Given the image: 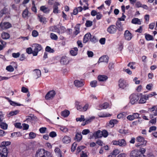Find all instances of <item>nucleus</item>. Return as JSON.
<instances>
[{
    "label": "nucleus",
    "mask_w": 157,
    "mask_h": 157,
    "mask_svg": "<svg viewBox=\"0 0 157 157\" xmlns=\"http://www.w3.org/2000/svg\"><path fill=\"white\" fill-rule=\"evenodd\" d=\"M148 100L147 98L146 94L141 95L139 101V104H144L146 102V101Z\"/></svg>",
    "instance_id": "dca6fc26"
},
{
    "label": "nucleus",
    "mask_w": 157,
    "mask_h": 157,
    "mask_svg": "<svg viewBox=\"0 0 157 157\" xmlns=\"http://www.w3.org/2000/svg\"><path fill=\"white\" fill-rule=\"evenodd\" d=\"M21 135L20 132H14L11 133V137H20Z\"/></svg>",
    "instance_id": "473e14b6"
},
{
    "label": "nucleus",
    "mask_w": 157,
    "mask_h": 157,
    "mask_svg": "<svg viewBox=\"0 0 157 157\" xmlns=\"http://www.w3.org/2000/svg\"><path fill=\"white\" fill-rule=\"evenodd\" d=\"M111 115L109 113L106 114L103 113H100L99 117H109L111 116Z\"/></svg>",
    "instance_id": "49530a36"
},
{
    "label": "nucleus",
    "mask_w": 157,
    "mask_h": 157,
    "mask_svg": "<svg viewBox=\"0 0 157 157\" xmlns=\"http://www.w3.org/2000/svg\"><path fill=\"white\" fill-rule=\"evenodd\" d=\"M2 98H4L6 99V100H7L9 102L10 104L13 106H20L21 105L20 104L16 103L14 101H11V100H10V98H8L7 97H2Z\"/></svg>",
    "instance_id": "f3484780"
},
{
    "label": "nucleus",
    "mask_w": 157,
    "mask_h": 157,
    "mask_svg": "<svg viewBox=\"0 0 157 157\" xmlns=\"http://www.w3.org/2000/svg\"><path fill=\"white\" fill-rule=\"evenodd\" d=\"M157 116V109L150 114V117L151 118H152L154 117L153 116Z\"/></svg>",
    "instance_id": "864d4df0"
},
{
    "label": "nucleus",
    "mask_w": 157,
    "mask_h": 157,
    "mask_svg": "<svg viewBox=\"0 0 157 157\" xmlns=\"http://www.w3.org/2000/svg\"><path fill=\"white\" fill-rule=\"evenodd\" d=\"M20 111L18 110H16L14 111H12L9 113V115L10 116H13L16 115L19 113Z\"/></svg>",
    "instance_id": "37998d69"
},
{
    "label": "nucleus",
    "mask_w": 157,
    "mask_h": 157,
    "mask_svg": "<svg viewBox=\"0 0 157 157\" xmlns=\"http://www.w3.org/2000/svg\"><path fill=\"white\" fill-rule=\"evenodd\" d=\"M98 40L97 37L91 35V37L90 38V41L93 43H95L98 41Z\"/></svg>",
    "instance_id": "58836bf2"
},
{
    "label": "nucleus",
    "mask_w": 157,
    "mask_h": 157,
    "mask_svg": "<svg viewBox=\"0 0 157 157\" xmlns=\"http://www.w3.org/2000/svg\"><path fill=\"white\" fill-rule=\"evenodd\" d=\"M109 60V57L107 56H101L99 58L98 60L99 62H106L108 63Z\"/></svg>",
    "instance_id": "aec40b11"
},
{
    "label": "nucleus",
    "mask_w": 157,
    "mask_h": 157,
    "mask_svg": "<svg viewBox=\"0 0 157 157\" xmlns=\"http://www.w3.org/2000/svg\"><path fill=\"white\" fill-rule=\"evenodd\" d=\"M29 11L28 9L26 8L25 10H24L22 13V16L23 18H26L28 16Z\"/></svg>",
    "instance_id": "e433bc0d"
},
{
    "label": "nucleus",
    "mask_w": 157,
    "mask_h": 157,
    "mask_svg": "<svg viewBox=\"0 0 157 157\" xmlns=\"http://www.w3.org/2000/svg\"><path fill=\"white\" fill-rule=\"evenodd\" d=\"M144 35L145 39L147 41L153 40H154L153 36L149 34L145 33Z\"/></svg>",
    "instance_id": "c85d7f7f"
},
{
    "label": "nucleus",
    "mask_w": 157,
    "mask_h": 157,
    "mask_svg": "<svg viewBox=\"0 0 157 157\" xmlns=\"http://www.w3.org/2000/svg\"><path fill=\"white\" fill-rule=\"evenodd\" d=\"M91 37V35L90 33H86L83 37V43H87L89 40H90Z\"/></svg>",
    "instance_id": "ddd939ff"
},
{
    "label": "nucleus",
    "mask_w": 157,
    "mask_h": 157,
    "mask_svg": "<svg viewBox=\"0 0 157 157\" xmlns=\"http://www.w3.org/2000/svg\"><path fill=\"white\" fill-rule=\"evenodd\" d=\"M26 52L28 54H32L33 55V50L32 49L31 47H29L26 48Z\"/></svg>",
    "instance_id": "603ef678"
},
{
    "label": "nucleus",
    "mask_w": 157,
    "mask_h": 157,
    "mask_svg": "<svg viewBox=\"0 0 157 157\" xmlns=\"http://www.w3.org/2000/svg\"><path fill=\"white\" fill-rule=\"evenodd\" d=\"M142 121V120L141 119H139L136 121H133L132 123V124L131 125V126L132 125L133 126H134L137 125L139 124H141Z\"/></svg>",
    "instance_id": "c9c22d12"
},
{
    "label": "nucleus",
    "mask_w": 157,
    "mask_h": 157,
    "mask_svg": "<svg viewBox=\"0 0 157 157\" xmlns=\"http://www.w3.org/2000/svg\"><path fill=\"white\" fill-rule=\"evenodd\" d=\"M0 126L2 129L6 130L7 128L8 125L2 121L0 122Z\"/></svg>",
    "instance_id": "f704fd0d"
},
{
    "label": "nucleus",
    "mask_w": 157,
    "mask_h": 157,
    "mask_svg": "<svg viewBox=\"0 0 157 157\" xmlns=\"http://www.w3.org/2000/svg\"><path fill=\"white\" fill-rule=\"evenodd\" d=\"M77 144L76 142H74L72 145L71 148V151L72 152H74L76 149V148L77 146Z\"/></svg>",
    "instance_id": "6e6d98bb"
},
{
    "label": "nucleus",
    "mask_w": 157,
    "mask_h": 157,
    "mask_svg": "<svg viewBox=\"0 0 157 157\" xmlns=\"http://www.w3.org/2000/svg\"><path fill=\"white\" fill-rule=\"evenodd\" d=\"M56 94V92L54 90H52L50 91H49L45 96V98L47 100H50L53 98Z\"/></svg>",
    "instance_id": "1a4fd4ad"
},
{
    "label": "nucleus",
    "mask_w": 157,
    "mask_h": 157,
    "mask_svg": "<svg viewBox=\"0 0 157 157\" xmlns=\"http://www.w3.org/2000/svg\"><path fill=\"white\" fill-rule=\"evenodd\" d=\"M38 34V33L36 30H33L32 32V35L34 37H37Z\"/></svg>",
    "instance_id": "bf43d9fd"
},
{
    "label": "nucleus",
    "mask_w": 157,
    "mask_h": 157,
    "mask_svg": "<svg viewBox=\"0 0 157 157\" xmlns=\"http://www.w3.org/2000/svg\"><path fill=\"white\" fill-rule=\"evenodd\" d=\"M140 148L138 150H133L130 154V157H146L144 155L146 152V149L139 147Z\"/></svg>",
    "instance_id": "f03ea898"
},
{
    "label": "nucleus",
    "mask_w": 157,
    "mask_h": 157,
    "mask_svg": "<svg viewBox=\"0 0 157 157\" xmlns=\"http://www.w3.org/2000/svg\"><path fill=\"white\" fill-rule=\"evenodd\" d=\"M74 84L75 86L78 87H81L83 85L82 82L78 80H75L74 81Z\"/></svg>",
    "instance_id": "b1692460"
},
{
    "label": "nucleus",
    "mask_w": 157,
    "mask_h": 157,
    "mask_svg": "<svg viewBox=\"0 0 157 157\" xmlns=\"http://www.w3.org/2000/svg\"><path fill=\"white\" fill-rule=\"evenodd\" d=\"M112 143L114 145L123 147L125 146L127 144L125 140L124 139H119L118 140H113Z\"/></svg>",
    "instance_id": "0eeeda50"
},
{
    "label": "nucleus",
    "mask_w": 157,
    "mask_h": 157,
    "mask_svg": "<svg viewBox=\"0 0 157 157\" xmlns=\"http://www.w3.org/2000/svg\"><path fill=\"white\" fill-rule=\"evenodd\" d=\"M90 132V131L88 129H85L82 130V134L83 135H86L89 133Z\"/></svg>",
    "instance_id": "69168bd1"
},
{
    "label": "nucleus",
    "mask_w": 157,
    "mask_h": 157,
    "mask_svg": "<svg viewBox=\"0 0 157 157\" xmlns=\"http://www.w3.org/2000/svg\"><path fill=\"white\" fill-rule=\"evenodd\" d=\"M62 141L64 144H68L71 141V138L68 136H65L63 139Z\"/></svg>",
    "instance_id": "393cba45"
},
{
    "label": "nucleus",
    "mask_w": 157,
    "mask_h": 157,
    "mask_svg": "<svg viewBox=\"0 0 157 157\" xmlns=\"http://www.w3.org/2000/svg\"><path fill=\"white\" fill-rule=\"evenodd\" d=\"M131 22L134 24L140 25L141 24L140 19L137 18L133 19L132 20Z\"/></svg>",
    "instance_id": "2f4dec72"
},
{
    "label": "nucleus",
    "mask_w": 157,
    "mask_h": 157,
    "mask_svg": "<svg viewBox=\"0 0 157 157\" xmlns=\"http://www.w3.org/2000/svg\"><path fill=\"white\" fill-rule=\"evenodd\" d=\"M33 47L34 48L33 53V56H37L38 52L41 51L42 49L41 45L35 43L33 44Z\"/></svg>",
    "instance_id": "423d86ee"
},
{
    "label": "nucleus",
    "mask_w": 157,
    "mask_h": 157,
    "mask_svg": "<svg viewBox=\"0 0 157 157\" xmlns=\"http://www.w3.org/2000/svg\"><path fill=\"white\" fill-rule=\"evenodd\" d=\"M11 144L10 141H3L0 144V157H7L8 151L6 146Z\"/></svg>",
    "instance_id": "f257e3e1"
},
{
    "label": "nucleus",
    "mask_w": 157,
    "mask_h": 157,
    "mask_svg": "<svg viewBox=\"0 0 157 157\" xmlns=\"http://www.w3.org/2000/svg\"><path fill=\"white\" fill-rule=\"evenodd\" d=\"M118 122V121L116 119L111 120L110 121L109 123V126L111 127H114L115 124H117Z\"/></svg>",
    "instance_id": "7c9ffc66"
},
{
    "label": "nucleus",
    "mask_w": 157,
    "mask_h": 157,
    "mask_svg": "<svg viewBox=\"0 0 157 157\" xmlns=\"http://www.w3.org/2000/svg\"><path fill=\"white\" fill-rule=\"evenodd\" d=\"M147 47L148 49H152L154 47V44L152 43L147 44Z\"/></svg>",
    "instance_id": "13d9d810"
},
{
    "label": "nucleus",
    "mask_w": 157,
    "mask_h": 157,
    "mask_svg": "<svg viewBox=\"0 0 157 157\" xmlns=\"http://www.w3.org/2000/svg\"><path fill=\"white\" fill-rule=\"evenodd\" d=\"M108 78V76L104 75H99L98 77V80L99 82H105Z\"/></svg>",
    "instance_id": "2eb2a0df"
},
{
    "label": "nucleus",
    "mask_w": 157,
    "mask_h": 157,
    "mask_svg": "<svg viewBox=\"0 0 157 157\" xmlns=\"http://www.w3.org/2000/svg\"><path fill=\"white\" fill-rule=\"evenodd\" d=\"M50 37L51 39L54 40H57L58 38L57 35L53 33H50Z\"/></svg>",
    "instance_id": "79ce46f5"
},
{
    "label": "nucleus",
    "mask_w": 157,
    "mask_h": 157,
    "mask_svg": "<svg viewBox=\"0 0 157 157\" xmlns=\"http://www.w3.org/2000/svg\"><path fill=\"white\" fill-rule=\"evenodd\" d=\"M82 136L80 132H76L75 136L74 138V139L76 141L79 142L82 140Z\"/></svg>",
    "instance_id": "f8f14e48"
},
{
    "label": "nucleus",
    "mask_w": 157,
    "mask_h": 157,
    "mask_svg": "<svg viewBox=\"0 0 157 157\" xmlns=\"http://www.w3.org/2000/svg\"><path fill=\"white\" fill-rule=\"evenodd\" d=\"M8 9L6 7H4L0 11V17H2L4 14H6L9 13Z\"/></svg>",
    "instance_id": "4be33fe9"
},
{
    "label": "nucleus",
    "mask_w": 157,
    "mask_h": 157,
    "mask_svg": "<svg viewBox=\"0 0 157 157\" xmlns=\"http://www.w3.org/2000/svg\"><path fill=\"white\" fill-rule=\"evenodd\" d=\"M136 141L137 143L136 144V147H144L146 145L147 141L144 140V138L141 136H139L136 138Z\"/></svg>",
    "instance_id": "20e7f679"
},
{
    "label": "nucleus",
    "mask_w": 157,
    "mask_h": 157,
    "mask_svg": "<svg viewBox=\"0 0 157 157\" xmlns=\"http://www.w3.org/2000/svg\"><path fill=\"white\" fill-rule=\"evenodd\" d=\"M40 10L44 13L47 14L50 12V9L45 6H42L40 7Z\"/></svg>",
    "instance_id": "6ab92c4d"
},
{
    "label": "nucleus",
    "mask_w": 157,
    "mask_h": 157,
    "mask_svg": "<svg viewBox=\"0 0 157 157\" xmlns=\"http://www.w3.org/2000/svg\"><path fill=\"white\" fill-rule=\"evenodd\" d=\"M93 136L94 137L95 139L101 138V131L100 130H98L97 131L94 132L93 133Z\"/></svg>",
    "instance_id": "a211bd4d"
},
{
    "label": "nucleus",
    "mask_w": 157,
    "mask_h": 157,
    "mask_svg": "<svg viewBox=\"0 0 157 157\" xmlns=\"http://www.w3.org/2000/svg\"><path fill=\"white\" fill-rule=\"evenodd\" d=\"M78 50L77 47H75L70 51V53L73 56H76L77 54Z\"/></svg>",
    "instance_id": "cd10ccee"
},
{
    "label": "nucleus",
    "mask_w": 157,
    "mask_h": 157,
    "mask_svg": "<svg viewBox=\"0 0 157 157\" xmlns=\"http://www.w3.org/2000/svg\"><path fill=\"white\" fill-rule=\"evenodd\" d=\"M29 138L33 139L36 136V134L33 132H31L29 133Z\"/></svg>",
    "instance_id": "052dcab7"
},
{
    "label": "nucleus",
    "mask_w": 157,
    "mask_h": 157,
    "mask_svg": "<svg viewBox=\"0 0 157 157\" xmlns=\"http://www.w3.org/2000/svg\"><path fill=\"white\" fill-rule=\"evenodd\" d=\"M20 53L19 52L16 53H13L12 54V56L14 58H17L20 56Z\"/></svg>",
    "instance_id": "338daca9"
},
{
    "label": "nucleus",
    "mask_w": 157,
    "mask_h": 157,
    "mask_svg": "<svg viewBox=\"0 0 157 157\" xmlns=\"http://www.w3.org/2000/svg\"><path fill=\"white\" fill-rule=\"evenodd\" d=\"M117 30V27L114 25H110L107 29V32L111 34L115 33Z\"/></svg>",
    "instance_id": "9d476101"
},
{
    "label": "nucleus",
    "mask_w": 157,
    "mask_h": 157,
    "mask_svg": "<svg viewBox=\"0 0 157 157\" xmlns=\"http://www.w3.org/2000/svg\"><path fill=\"white\" fill-rule=\"evenodd\" d=\"M124 36L125 39L127 40H130L132 37V34L128 30L124 32Z\"/></svg>",
    "instance_id": "9b49d317"
},
{
    "label": "nucleus",
    "mask_w": 157,
    "mask_h": 157,
    "mask_svg": "<svg viewBox=\"0 0 157 157\" xmlns=\"http://www.w3.org/2000/svg\"><path fill=\"white\" fill-rule=\"evenodd\" d=\"M139 114L138 113H133L132 116L133 120L135 119H141V118L139 117Z\"/></svg>",
    "instance_id": "8fccbe9b"
},
{
    "label": "nucleus",
    "mask_w": 157,
    "mask_h": 157,
    "mask_svg": "<svg viewBox=\"0 0 157 157\" xmlns=\"http://www.w3.org/2000/svg\"><path fill=\"white\" fill-rule=\"evenodd\" d=\"M32 5L33 6L31 8L32 10L35 13H36L37 12V10L34 1L32 2Z\"/></svg>",
    "instance_id": "e2e57ef3"
},
{
    "label": "nucleus",
    "mask_w": 157,
    "mask_h": 157,
    "mask_svg": "<svg viewBox=\"0 0 157 157\" xmlns=\"http://www.w3.org/2000/svg\"><path fill=\"white\" fill-rule=\"evenodd\" d=\"M69 60L68 57L64 56L62 57L60 59V63L63 65H66L69 63Z\"/></svg>",
    "instance_id": "4468645a"
},
{
    "label": "nucleus",
    "mask_w": 157,
    "mask_h": 157,
    "mask_svg": "<svg viewBox=\"0 0 157 157\" xmlns=\"http://www.w3.org/2000/svg\"><path fill=\"white\" fill-rule=\"evenodd\" d=\"M93 25V22L91 21L87 20L85 23V26L87 27H91Z\"/></svg>",
    "instance_id": "3c124183"
},
{
    "label": "nucleus",
    "mask_w": 157,
    "mask_h": 157,
    "mask_svg": "<svg viewBox=\"0 0 157 157\" xmlns=\"http://www.w3.org/2000/svg\"><path fill=\"white\" fill-rule=\"evenodd\" d=\"M49 30L50 31L59 33L60 32L59 29L57 28L56 25L51 26L49 27Z\"/></svg>",
    "instance_id": "5701e85b"
},
{
    "label": "nucleus",
    "mask_w": 157,
    "mask_h": 157,
    "mask_svg": "<svg viewBox=\"0 0 157 157\" xmlns=\"http://www.w3.org/2000/svg\"><path fill=\"white\" fill-rule=\"evenodd\" d=\"M45 51L46 52L50 53H54L55 52L54 50L52 49L49 46H47L45 48Z\"/></svg>",
    "instance_id": "a19ab883"
},
{
    "label": "nucleus",
    "mask_w": 157,
    "mask_h": 157,
    "mask_svg": "<svg viewBox=\"0 0 157 157\" xmlns=\"http://www.w3.org/2000/svg\"><path fill=\"white\" fill-rule=\"evenodd\" d=\"M56 133L54 131L51 132L49 134V136L52 138L56 137Z\"/></svg>",
    "instance_id": "774afa93"
},
{
    "label": "nucleus",
    "mask_w": 157,
    "mask_h": 157,
    "mask_svg": "<svg viewBox=\"0 0 157 157\" xmlns=\"http://www.w3.org/2000/svg\"><path fill=\"white\" fill-rule=\"evenodd\" d=\"M47 128L46 127H41L39 129V131L40 133H44L47 130Z\"/></svg>",
    "instance_id": "680f3d73"
},
{
    "label": "nucleus",
    "mask_w": 157,
    "mask_h": 157,
    "mask_svg": "<svg viewBox=\"0 0 157 157\" xmlns=\"http://www.w3.org/2000/svg\"><path fill=\"white\" fill-rule=\"evenodd\" d=\"M125 117V113L123 112L117 115V117L118 119H121V118H124Z\"/></svg>",
    "instance_id": "09e8293b"
},
{
    "label": "nucleus",
    "mask_w": 157,
    "mask_h": 157,
    "mask_svg": "<svg viewBox=\"0 0 157 157\" xmlns=\"http://www.w3.org/2000/svg\"><path fill=\"white\" fill-rule=\"evenodd\" d=\"M76 121H85V119L84 118V115H81L80 117L77 118L76 119Z\"/></svg>",
    "instance_id": "de8ad7c7"
},
{
    "label": "nucleus",
    "mask_w": 157,
    "mask_h": 157,
    "mask_svg": "<svg viewBox=\"0 0 157 157\" xmlns=\"http://www.w3.org/2000/svg\"><path fill=\"white\" fill-rule=\"evenodd\" d=\"M101 134L102 137L103 136L105 138H106L108 135V132L107 130H103L101 131Z\"/></svg>",
    "instance_id": "ea45409f"
},
{
    "label": "nucleus",
    "mask_w": 157,
    "mask_h": 157,
    "mask_svg": "<svg viewBox=\"0 0 157 157\" xmlns=\"http://www.w3.org/2000/svg\"><path fill=\"white\" fill-rule=\"evenodd\" d=\"M97 84V82L96 80H94L90 82V85L92 87H95L96 86Z\"/></svg>",
    "instance_id": "5fc2aeb1"
},
{
    "label": "nucleus",
    "mask_w": 157,
    "mask_h": 157,
    "mask_svg": "<svg viewBox=\"0 0 157 157\" xmlns=\"http://www.w3.org/2000/svg\"><path fill=\"white\" fill-rule=\"evenodd\" d=\"M39 20L40 22L44 24H45L47 21L46 18L44 17H43L42 16H39Z\"/></svg>",
    "instance_id": "72a5a7b5"
},
{
    "label": "nucleus",
    "mask_w": 157,
    "mask_h": 157,
    "mask_svg": "<svg viewBox=\"0 0 157 157\" xmlns=\"http://www.w3.org/2000/svg\"><path fill=\"white\" fill-rule=\"evenodd\" d=\"M75 30L74 32L73 33L75 35H77L80 33V31L79 27L76 25L75 27Z\"/></svg>",
    "instance_id": "c03bdc74"
},
{
    "label": "nucleus",
    "mask_w": 157,
    "mask_h": 157,
    "mask_svg": "<svg viewBox=\"0 0 157 157\" xmlns=\"http://www.w3.org/2000/svg\"><path fill=\"white\" fill-rule=\"evenodd\" d=\"M34 71V75L36 78H37L40 77L41 76V71L39 69H35L33 70Z\"/></svg>",
    "instance_id": "a878e982"
},
{
    "label": "nucleus",
    "mask_w": 157,
    "mask_h": 157,
    "mask_svg": "<svg viewBox=\"0 0 157 157\" xmlns=\"http://www.w3.org/2000/svg\"><path fill=\"white\" fill-rule=\"evenodd\" d=\"M6 69L7 71L10 72H12L14 70L13 67L11 65L7 66Z\"/></svg>",
    "instance_id": "4d7b16f0"
},
{
    "label": "nucleus",
    "mask_w": 157,
    "mask_h": 157,
    "mask_svg": "<svg viewBox=\"0 0 157 157\" xmlns=\"http://www.w3.org/2000/svg\"><path fill=\"white\" fill-rule=\"evenodd\" d=\"M86 147L83 146H78L76 149V153L78 154L82 150L84 149Z\"/></svg>",
    "instance_id": "4c0bfd02"
},
{
    "label": "nucleus",
    "mask_w": 157,
    "mask_h": 157,
    "mask_svg": "<svg viewBox=\"0 0 157 157\" xmlns=\"http://www.w3.org/2000/svg\"><path fill=\"white\" fill-rule=\"evenodd\" d=\"M140 98L139 94H133L129 97L130 102L132 105L136 104L137 102Z\"/></svg>",
    "instance_id": "39448f33"
},
{
    "label": "nucleus",
    "mask_w": 157,
    "mask_h": 157,
    "mask_svg": "<svg viewBox=\"0 0 157 157\" xmlns=\"http://www.w3.org/2000/svg\"><path fill=\"white\" fill-rule=\"evenodd\" d=\"M127 83L125 80L120 78L118 81V86L120 88L124 89L127 86Z\"/></svg>",
    "instance_id": "6e6552de"
},
{
    "label": "nucleus",
    "mask_w": 157,
    "mask_h": 157,
    "mask_svg": "<svg viewBox=\"0 0 157 157\" xmlns=\"http://www.w3.org/2000/svg\"><path fill=\"white\" fill-rule=\"evenodd\" d=\"M2 38L4 40H6L9 39L10 37L9 33L6 32H2L1 34Z\"/></svg>",
    "instance_id": "bb28decb"
},
{
    "label": "nucleus",
    "mask_w": 157,
    "mask_h": 157,
    "mask_svg": "<svg viewBox=\"0 0 157 157\" xmlns=\"http://www.w3.org/2000/svg\"><path fill=\"white\" fill-rule=\"evenodd\" d=\"M70 111L67 110H65L61 112V115L64 117H67L70 114Z\"/></svg>",
    "instance_id": "c756f323"
},
{
    "label": "nucleus",
    "mask_w": 157,
    "mask_h": 157,
    "mask_svg": "<svg viewBox=\"0 0 157 157\" xmlns=\"http://www.w3.org/2000/svg\"><path fill=\"white\" fill-rule=\"evenodd\" d=\"M109 106V104L107 102H105L102 104L100 105L98 107L99 108H97L98 110L105 109L108 108Z\"/></svg>",
    "instance_id": "412c9836"
},
{
    "label": "nucleus",
    "mask_w": 157,
    "mask_h": 157,
    "mask_svg": "<svg viewBox=\"0 0 157 157\" xmlns=\"http://www.w3.org/2000/svg\"><path fill=\"white\" fill-rule=\"evenodd\" d=\"M35 157H53V156L51 152L44 149L40 148L36 151Z\"/></svg>",
    "instance_id": "7ed1b4c3"
},
{
    "label": "nucleus",
    "mask_w": 157,
    "mask_h": 157,
    "mask_svg": "<svg viewBox=\"0 0 157 157\" xmlns=\"http://www.w3.org/2000/svg\"><path fill=\"white\" fill-rule=\"evenodd\" d=\"M14 124L15 127L17 128L21 129L22 128L21 123L20 122L15 123Z\"/></svg>",
    "instance_id": "0e129e2a"
},
{
    "label": "nucleus",
    "mask_w": 157,
    "mask_h": 157,
    "mask_svg": "<svg viewBox=\"0 0 157 157\" xmlns=\"http://www.w3.org/2000/svg\"><path fill=\"white\" fill-rule=\"evenodd\" d=\"M157 94L155 92H152L149 94L147 95L146 94V96L148 100L149 98H151L154 96L155 95Z\"/></svg>",
    "instance_id": "a18cd8bd"
}]
</instances>
